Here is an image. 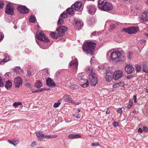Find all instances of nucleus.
<instances>
[{
  "label": "nucleus",
  "instance_id": "f257e3e1",
  "mask_svg": "<svg viewBox=\"0 0 148 148\" xmlns=\"http://www.w3.org/2000/svg\"><path fill=\"white\" fill-rule=\"evenodd\" d=\"M124 54V51H121L118 50L111 52L110 54V58L112 61L115 63L122 62L125 60Z\"/></svg>",
  "mask_w": 148,
  "mask_h": 148
},
{
  "label": "nucleus",
  "instance_id": "f03ea898",
  "mask_svg": "<svg viewBox=\"0 0 148 148\" xmlns=\"http://www.w3.org/2000/svg\"><path fill=\"white\" fill-rule=\"evenodd\" d=\"M36 38L39 42L37 41V43L40 47L43 49H46L48 48V46L45 43L49 41V40L46 36L45 35L41 32H37Z\"/></svg>",
  "mask_w": 148,
  "mask_h": 148
},
{
  "label": "nucleus",
  "instance_id": "7ed1b4c3",
  "mask_svg": "<svg viewBox=\"0 0 148 148\" xmlns=\"http://www.w3.org/2000/svg\"><path fill=\"white\" fill-rule=\"evenodd\" d=\"M96 46V44L94 42L90 41L86 42L83 45V50L87 54L89 53L92 56Z\"/></svg>",
  "mask_w": 148,
  "mask_h": 148
},
{
  "label": "nucleus",
  "instance_id": "20e7f679",
  "mask_svg": "<svg viewBox=\"0 0 148 148\" xmlns=\"http://www.w3.org/2000/svg\"><path fill=\"white\" fill-rule=\"evenodd\" d=\"M98 5L99 9L105 11H110L113 8L112 5L106 0H99Z\"/></svg>",
  "mask_w": 148,
  "mask_h": 148
},
{
  "label": "nucleus",
  "instance_id": "39448f33",
  "mask_svg": "<svg viewBox=\"0 0 148 148\" xmlns=\"http://www.w3.org/2000/svg\"><path fill=\"white\" fill-rule=\"evenodd\" d=\"M14 8L12 4L8 3L6 5L5 12L7 14L10 15L14 14Z\"/></svg>",
  "mask_w": 148,
  "mask_h": 148
},
{
  "label": "nucleus",
  "instance_id": "423d86ee",
  "mask_svg": "<svg viewBox=\"0 0 148 148\" xmlns=\"http://www.w3.org/2000/svg\"><path fill=\"white\" fill-rule=\"evenodd\" d=\"M89 79L91 85L95 86L97 83V78L95 73L90 74Z\"/></svg>",
  "mask_w": 148,
  "mask_h": 148
},
{
  "label": "nucleus",
  "instance_id": "0eeeda50",
  "mask_svg": "<svg viewBox=\"0 0 148 148\" xmlns=\"http://www.w3.org/2000/svg\"><path fill=\"white\" fill-rule=\"evenodd\" d=\"M123 75L124 74L122 70H117L114 72L113 77L114 79L117 80L121 78Z\"/></svg>",
  "mask_w": 148,
  "mask_h": 148
},
{
  "label": "nucleus",
  "instance_id": "6e6552de",
  "mask_svg": "<svg viewBox=\"0 0 148 148\" xmlns=\"http://www.w3.org/2000/svg\"><path fill=\"white\" fill-rule=\"evenodd\" d=\"M138 30V28L133 27L123 29V31L130 34L135 33Z\"/></svg>",
  "mask_w": 148,
  "mask_h": 148
},
{
  "label": "nucleus",
  "instance_id": "1a4fd4ad",
  "mask_svg": "<svg viewBox=\"0 0 148 148\" xmlns=\"http://www.w3.org/2000/svg\"><path fill=\"white\" fill-rule=\"evenodd\" d=\"M62 100H63L64 102L71 103L73 104H74L75 103L74 101L69 95H64L62 99H60V101Z\"/></svg>",
  "mask_w": 148,
  "mask_h": 148
},
{
  "label": "nucleus",
  "instance_id": "9d476101",
  "mask_svg": "<svg viewBox=\"0 0 148 148\" xmlns=\"http://www.w3.org/2000/svg\"><path fill=\"white\" fill-rule=\"evenodd\" d=\"M67 30V28L64 26L60 25L57 29L58 34L60 36H62L64 34L65 32Z\"/></svg>",
  "mask_w": 148,
  "mask_h": 148
},
{
  "label": "nucleus",
  "instance_id": "9b49d317",
  "mask_svg": "<svg viewBox=\"0 0 148 148\" xmlns=\"http://www.w3.org/2000/svg\"><path fill=\"white\" fill-rule=\"evenodd\" d=\"M88 12L91 14H94L96 12V7L94 5H89L87 6Z\"/></svg>",
  "mask_w": 148,
  "mask_h": 148
},
{
  "label": "nucleus",
  "instance_id": "f8f14e48",
  "mask_svg": "<svg viewBox=\"0 0 148 148\" xmlns=\"http://www.w3.org/2000/svg\"><path fill=\"white\" fill-rule=\"evenodd\" d=\"M22 80L20 77H16L14 81L15 87L18 88L22 84Z\"/></svg>",
  "mask_w": 148,
  "mask_h": 148
},
{
  "label": "nucleus",
  "instance_id": "ddd939ff",
  "mask_svg": "<svg viewBox=\"0 0 148 148\" xmlns=\"http://www.w3.org/2000/svg\"><path fill=\"white\" fill-rule=\"evenodd\" d=\"M78 65V61L76 58H74L69 64V66L71 68L77 69Z\"/></svg>",
  "mask_w": 148,
  "mask_h": 148
},
{
  "label": "nucleus",
  "instance_id": "4468645a",
  "mask_svg": "<svg viewBox=\"0 0 148 148\" xmlns=\"http://www.w3.org/2000/svg\"><path fill=\"white\" fill-rule=\"evenodd\" d=\"M125 71L128 74H131L134 71V68L130 64H127L125 67Z\"/></svg>",
  "mask_w": 148,
  "mask_h": 148
},
{
  "label": "nucleus",
  "instance_id": "2eb2a0df",
  "mask_svg": "<svg viewBox=\"0 0 148 148\" xmlns=\"http://www.w3.org/2000/svg\"><path fill=\"white\" fill-rule=\"evenodd\" d=\"M17 9L21 13L27 14L28 12V9L25 6H19Z\"/></svg>",
  "mask_w": 148,
  "mask_h": 148
},
{
  "label": "nucleus",
  "instance_id": "dca6fc26",
  "mask_svg": "<svg viewBox=\"0 0 148 148\" xmlns=\"http://www.w3.org/2000/svg\"><path fill=\"white\" fill-rule=\"evenodd\" d=\"M36 133L38 140L40 141H42L43 138H45V135L42 133V132L37 131Z\"/></svg>",
  "mask_w": 148,
  "mask_h": 148
},
{
  "label": "nucleus",
  "instance_id": "f3484780",
  "mask_svg": "<svg viewBox=\"0 0 148 148\" xmlns=\"http://www.w3.org/2000/svg\"><path fill=\"white\" fill-rule=\"evenodd\" d=\"M75 26L78 29H80L83 27V23L79 20H75Z\"/></svg>",
  "mask_w": 148,
  "mask_h": 148
},
{
  "label": "nucleus",
  "instance_id": "a211bd4d",
  "mask_svg": "<svg viewBox=\"0 0 148 148\" xmlns=\"http://www.w3.org/2000/svg\"><path fill=\"white\" fill-rule=\"evenodd\" d=\"M82 5V3L80 2H77L72 5V8L75 10H77L80 9Z\"/></svg>",
  "mask_w": 148,
  "mask_h": 148
},
{
  "label": "nucleus",
  "instance_id": "6ab92c4d",
  "mask_svg": "<svg viewBox=\"0 0 148 148\" xmlns=\"http://www.w3.org/2000/svg\"><path fill=\"white\" fill-rule=\"evenodd\" d=\"M47 85L49 87H54L56 86V84L50 78L46 80Z\"/></svg>",
  "mask_w": 148,
  "mask_h": 148
},
{
  "label": "nucleus",
  "instance_id": "aec40b11",
  "mask_svg": "<svg viewBox=\"0 0 148 148\" xmlns=\"http://www.w3.org/2000/svg\"><path fill=\"white\" fill-rule=\"evenodd\" d=\"M141 19L145 21H148V11H145L140 16Z\"/></svg>",
  "mask_w": 148,
  "mask_h": 148
},
{
  "label": "nucleus",
  "instance_id": "412c9836",
  "mask_svg": "<svg viewBox=\"0 0 148 148\" xmlns=\"http://www.w3.org/2000/svg\"><path fill=\"white\" fill-rule=\"evenodd\" d=\"M112 74L110 71H108L106 74V79L107 81L110 82L112 79Z\"/></svg>",
  "mask_w": 148,
  "mask_h": 148
},
{
  "label": "nucleus",
  "instance_id": "4be33fe9",
  "mask_svg": "<svg viewBox=\"0 0 148 148\" xmlns=\"http://www.w3.org/2000/svg\"><path fill=\"white\" fill-rule=\"evenodd\" d=\"M5 58L3 59H0V64H3L5 62H6L10 60L9 56L8 54H5L4 55Z\"/></svg>",
  "mask_w": 148,
  "mask_h": 148
},
{
  "label": "nucleus",
  "instance_id": "5701e85b",
  "mask_svg": "<svg viewBox=\"0 0 148 148\" xmlns=\"http://www.w3.org/2000/svg\"><path fill=\"white\" fill-rule=\"evenodd\" d=\"M8 142L9 143L13 145L14 146H15L19 142L18 140L15 139H11L10 140H8Z\"/></svg>",
  "mask_w": 148,
  "mask_h": 148
},
{
  "label": "nucleus",
  "instance_id": "b1692460",
  "mask_svg": "<svg viewBox=\"0 0 148 148\" xmlns=\"http://www.w3.org/2000/svg\"><path fill=\"white\" fill-rule=\"evenodd\" d=\"M87 23L90 26L93 25L95 23V20L93 18H89L88 19Z\"/></svg>",
  "mask_w": 148,
  "mask_h": 148
},
{
  "label": "nucleus",
  "instance_id": "393cba45",
  "mask_svg": "<svg viewBox=\"0 0 148 148\" xmlns=\"http://www.w3.org/2000/svg\"><path fill=\"white\" fill-rule=\"evenodd\" d=\"M42 85L41 82L40 80H37L36 82L35 83V86L37 88H40Z\"/></svg>",
  "mask_w": 148,
  "mask_h": 148
},
{
  "label": "nucleus",
  "instance_id": "a878e982",
  "mask_svg": "<svg viewBox=\"0 0 148 148\" xmlns=\"http://www.w3.org/2000/svg\"><path fill=\"white\" fill-rule=\"evenodd\" d=\"M74 8H72V6L71 8H69L66 10L67 12L69 15H73L74 13Z\"/></svg>",
  "mask_w": 148,
  "mask_h": 148
},
{
  "label": "nucleus",
  "instance_id": "bb28decb",
  "mask_svg": "<svg viewBox=\"0 0 148 148\" xmlns=\"http://www.w3.org/2000/svg\"><path fill=\"white\" fill-rule=\"evenodd\" d=\"M12 86V82L8 80L6 82L5 86L6 88L8 89L9 88H10Z\"/></svg>",
  "mask_w": 148,
  "mask_h": 148
},
{
  "label": "nucleus",
  "instance_id": "cd10ccee",
  "mask_svg": "<svg viewBox=\"0 0 148 148\" xmlns=\"http://www.w3.org/2000/svg\"><path fill=\"white\" fill-rule=\"evenodd\" d=\"M45 138H53L57 137L58 135L56 134H54L53 135H45Z\"/></svg>",
  "mask_w": 148,
  "mask_h": 148
},
{
  "label": "nucleus",
  "instance_id": "c85d7f7f",
  "mask_svg": "<svg viewBox=\"0 0 148 148\" xmlns=\"http://www.w3.org/2000/svg\"><path fill=\"white\" fill-rule=\"evenodd\" d=\"M14 71L15 73H16L17 74L18 73H19L20 72H22L23 71V70H22L21 68L19 66H17L14 70Z\"/></svg>",
  "mask_w": 148,
  "mask_h": 148
},
{
  "label": "nucleus",
  "instance_id": "c756f323",
  "mask_svg": "<svg viewBox=\"0 0 148 148\" xmlns=\"http://www.w3.org/2000/svg\"><path fill=\"white\" fill-rule=\"evenodd\" d=\"M51 36L54 39H56L59 36L58 34L56 35V33L54 32H52L50 34Z\"/></svg>",
  "mask_w": 148,
  "mask_h": 148
},
{
  "label": "nucleus",
  "instance_id": "7c9ffc66",
  "mask_svg": "<svg viewBox=\"0 0 148 148\" xmlns=\"http://www.w3.org/2000/svg\"><path fill=\"white\" fill-rule=\"evenodd\" d=\"M108 64L106 63L104 64L103 65L101 66H98V68L99 69H106L107 70V68H108Z\"/></svg>",
  "mask_w": 148,
  "mask_h": 148
},
{
  "label": "nucleus",
  "instance_id": "2f4dec72",
  "mask_svg": "<svg viewBox=\"0 0 148 148\" xmlns=\"http://www.w3.org/2000/svg\"><path fill=\"white\" fill-rule=\"evenodd\" d=\"M124 85L123 83H122L121 82H120L116 83H115L113 86V87L114 88H116L117 87L120 86H122Z\"/></svg>",
  "mask_w": 148,
  "mask_h": 148
},
{
  "label": "nucleus",
  "instance_id": "473e14b6",
  "mask_svg": "<svg viewBox=\"0 0 148 148\" xmlns=\"http://www.w3.org/2000/svg\"><path fill=\"white\" fill-rule=\"evenodd\" d=\"M69 138H74L80 137V136L78 134H70L68 136Z\"/></svg>",
  "mask_w": 148,
  "mask_h": 148
},
{
  "label": "nucleus",
  "instance_id": "72a5a7b5",
  "mask_svg": "<svg viewBox=\"0 0 148 148\" xmlns=\"http://www.w3.org/2000/svg\"><path fill=\"white\" fill-rule=\"evenodd\" d=\"M143 71L144 72L148 73V65L146 64H144L143 66Z\"/></svg>",
  "mask_w": 148,
  "mask_h": 148
},
{
  "label": "nucleus",
  "instance_id": "f704fd0d",
  "mask_svg": "<svg viewBox=\"0 0 148 148\" xmlns=\"http://www.w3.org/2000/svg\"><path fill=\"white\" fill-rule=\"evenodd\" d=\"M119 25V24L116 23L115 24H112L110 25L109 29L110 30H113L117 26V25Z\"/></svg>",
  "mask_w": 148,
  "mask_h": 148
},
{
  "label": "nucleus",
  "instance_id": "c9c22d12",
  "mask_svg": "<svg viewBox=\"0 0 148 148\" xmlns=\"http://www.w3.org/2000/svg\"><path fill=\"white\" fill-rule=\"evenodd\" d=\"M36 73V71H31L30 70H28L27 71V73L29 77H31L34 75Z\"/></svg>",
  "mask_w": 148,
  "mask_h": 148
},
{
  "label": "nucleus",
  "instance_id": "e433bc0d",
  "mask_svg": "<svg viewBox=\"0 0 148 148\" xmlns=\"http://www.w3.org/2000/svg\"><path fill=\"white\" fill-rule=\"evenodd\" d=\"M29 21L30 22L34 23L35 22V17L32 15L29 18Z\"/></svg>",
  "mask_w": 148,
  "mask_h": 148
},
{
  "label": "nucleus",
  "instance_id": "4c0bfd02",
  "mask_svg": "<svg viewBox=\"0 0 148 148\" xmlns=\"http://www.w3.org/2000/svg\"><path fill=\"white\" fill-rule=\"evenodd\" d=\"M127 57L128 59L130 60L131 59V56L132 55V53L131 52H129L127 53Z\"/></svg>",
  "mask_w": 148,
  "mask_h": 148
},
{
  "label": "nucleus",
  "instance_id": "58836bf2",
  "mask_svg": "<svg viewBox=\"0 0 148 148\" xmlns=\"http://www.w3.org/2000/svg\"><path fill=\"white\" fill-rule=\"evenodd\" d=\"M43 73L45 76H47L49 74V71L47 69H45L43 71Z\"/></svg>",
  "mask_w": 148,
  "mask_h": 148
},
{
  "label": "nucleus",
  "instance_id": "ea45409f",
  "mask_svg": "<svg viewBox=\"0 0 148 148\" xmlns=\"http://www.w3.org/2000/svg\"><path fill=\"white\" fill-rule=\"evenodd\" d=\"M60 101H60V99L57 103H55L53 105V107L55 108H57L58 107L61 103L60 102Z\"/></svg>",
  "mask_w": 148,
  "mask_h": 148
},
{
  "label": "nucleus",
  "instance_id": "a19ab883",
  "mask_svg": "<svg viewBox=\"0 0 148 148\" xmlns=\"http://www.w3.org/2000/svg\"><path fill=\"white\" fill-rule=\"evenodd\" d=\"M70 88L71 89L74 90V89H77L78 88V86H77L76 84H74L71 85L70 87Z\"/></svg>",
  "mask_w": 148,
  "mask_h": 148
},
{
  "label": "nucleus",
  "instance_id": "79ce46f5",
  "mask_svg": "<svg viewBox=\"0 0 148 148\" xmlns=\"http://www.w3.org/2000/svg\"><path fill=\"white\" fill-rule=\"evenodd\" d=\"M89 84L88 82V80H87L85 83L83 84H81V85L82 86L86 88L88 86V85Z\"/></svg>",
  "mask_w": 148,
  "mask_h": 148
},
{
  "label": "nucleus",
  "instance_id": "37998d69",
  "mask_svg": "<svg viewBox=\"0 0 148 148\" xmlns=\"http://www.w3.org/2000/svg\"><path fill=\"white\" fill-rule=\"evenodd\" d=\"M136 69L137 72H139L141 70V67L138 65H136Z\"/></svg>",
  "mask_w": 148,
  "mask_h": 148
},
{
  "label": "nucleus",
  "instance_id": "c03bdc74",
  "mask_svg": "<svg viewBox=\"0 0 148 148\" xmlns=\"http://www.w3.org/2000/svg\"><path fill=\"white\" fill-rule=\"evenodd\" d=\"M64 23V20L62 18H59L58 21V24H63Z\"/></svg>",
  "mask_w": 148,
  "mask_h": 148
},
{
  "label": "nucleus",
  "instance_id": "a18cd8bd",
  "mask_svg": "<svg viewBox=\"0 0 148 148\" xmlns=\"http://www.w3.org/2000/svg\"><path fill=\"white\" fill-rule=\"evenodd\" d=\"M22 103L21 102H15L14 103H13V105L15 106V107H16L18 106L19 105H22Z\"/></svg>",
  "mask_w": 148,
  "mask_h": 148
},
{
  "label": "nucleus",
  "instance_id": "49530a36",
  "mask_svg": "<svg viewBox=\"0 0 148 148\" xmlns=\"http://www.w3.org/2000/svg\"><path fill=\"white\" fill-rule=\"evenodd\" d=\"M45 90L44 89L41 88L39 90H32V92L33 93L37 92H41Z\"/></svg>",
  "mask_w": 148,
  "mask_h": 148
},
{
  "label": "nucleus",
  "instance_id": "de8ad7c7",
  "mask_svg": "<svg viewBox=\"0 0 148 148\" xmlns=\"http://www.w3.org/2000/svg\"><path fill=\"white\" fill-rule=\"evenodd\" d=\"M60 16L63 18H66L67 17V15L66 13H63L61 14Z\"/></svg>",
  "mask_w": 148,
  "mask_h": 148
},
{
  "label": "nucleus",
  "instance_id": "09e8293b",
  "mask_svg": "<svg viewBox=\"0 0 148 148\" xmlns=\"http://www.w3.org/2000/svg\"><path fill=\"white\" fill-rule=\"evenodd\" d=\"M4 38V35L1 32H0V42H1Z\"/></svg>",
  "mask_w": 148,
  "mask_h": 148
},
{
  "label": "nucleus",
  "instance_id": "8fccbe9b",
  "mask_svg": "<svg viewBox=\"0 0 148 148\" xmlns=\"http://www.w3.org/2000/svg\"><path fill=\"white\" fill-rule=\"evenodd\" d=\"M87 71L88 72H90V74H91L92 73H94L93 72V70L92 69L90 68H89L87 70Z\"/></svg>",
  "mask_w": 148,
  "mask_h": 148
},
{
  "label": "nucleus",
  "instance_id": "3c124183",
  "mask_svg": "<svg viewBox=\"0 0 148 148\" xmlns=\"http://www.w3.org/2000/svg\"><path fill=\"white\" fill-rule=\"evenodd\" d=\"M25 85L26 86L28 87L29 88H32V86L29 83H26Z\"/></svg>",
  "mask_w": 148,
  "mask_h": 148
},
{
  "label": "nucleus",
  "instance_id": "603ef678",
  "mask_svg": "<svg viewBox=\"0 0 148 148\" xmlns=\"http://www.w3.org/2000/svg\"><path fill=\"white\" fill-rule=\"evenodd\" d=\"M113 125L115 127L118 126V123L116 121H114L113 123Z\"/></svg>",
  "mask_w": 148,
  "mask_h": 148
},
{
  "label": "nucleus",
  "instance_id": "864d4df0",
  "mask_svg": "<svg viewBox=\"0 0 148 148\" xmlns=\"http://www.w3.org/2000/svg\"><path fill=\"white\" fill-rule=\"evenodd\" d=\"M133 98L134 100V103H136L137 102L136 96L135 95H134Z\"/></svg>",
  "mask_w": 148,
  "mask_h": 148
},
{
  "label": "nucleus",
  "instance_id": "5fc2aeb1",
  "mask_svg": "<svg viewBox=\"0 0 148 148\" xmlns=\"http://www.w3.org/2000/svg\"><path fill=\"white\" fill-rule=\"evenodd\" d=\"M117 112L121 114L122 112V110L121 108H119L117 110Z\"/></svg>",
  "mask_w": 148,
  "mask_h": 148
},
{
  "label": "nucleus",
  "instance_id": "6e6d98bb",
  "mask_svg": "<svg viewBox=\"0 0 148 148\" xmlns=\"http://www.w3.org/2000/svg\"><path fill=\"white\" fill-rule=\"evenodd\" d=\"M129 104L131 106H132L133 104V101L132 100H130L129 102Z\"/></svg>",
  "mask_w": 148,
  "mask_h": 148
},
{
  "label": "nucleus",
  "instance_id": "4d7b16f0",
  "mask_svg": "<svg viewBox=\"0 0 148 148\" xmlns=\"http://www.w3.org/2000/svg\"><path fill=\"white\" fill-rule=\"evenodd\" d=\"M143 131L145 132H147L148 130V128L147 127L145 126L143 127Z\"/></svg>",
  "mask_w": 148,
  "mask_h": 148
},
{
  "label": "nucleus",
  "instance_id": "13d9d810",
  "mask_svg": "<svg viewBox=\"0 0 148 148\" xmlns=\"http://www.w3.org/2000/svg\"><path fill=\"white\" fill-rule=\"evenodd\" d=\"M3 85V81L1 79H0V86H2Z\"/></svg>",
  "mask_w": 148,
  "mask_h": 148
},
{
  "label": "nucleus",
  "instance_id": "bf43d9fd",
  "mask_svg": "<svg viewBox=\"0 0 148 148\" xmlns=\"http://www.w3.org/2000/svg\"><path fill=\"white\" fill-rule=\"evenodd\" d=\"M133 77V76L132 75H129L128 76H127L126 77V78L127 79H131Z\"/></svg>",
  "mask_w": 148,
  "mask_h": 148
},
{
  "label": "nucleus",
  "instance_id": "052dcab7",
  "mask_svg": "<svg viewBox=\"0 0 148 148\" xmlns=\"http://www.w3.org/2000/svg\"><path fill=\"white\" fill-rule=\"evenodd\" d=\"M11 74V73L10 72H7L5 73V75L6 76H9Z\"/></svg>",
  "mask_w": 148,
  "mask_h": 148
},
{
  "label": "nucleus",
  "instance_id": "680f3d73",
  "mask_svg": "<svg viewBox=\"0 0 148 148\" xmlns=\"http://www.w3.org/2000/svg\"><path fill=\"white\" fill-rule=\"evenodd\" d=\"M138 131L139 133H142L143 132V130L140 128H139L138 129Z\"/></svg>",
  "mask_w": 148,
  "mask_h": 148
},
{
  "label": "nucleus",
  "instance_id": "e2e57ef3",
  "mask_svg": "<svg viewBox=\"0 0 148 148\" xmlns=\"http://www.w3.org/2000/svg\"><path fill=\"white\" fill-rule=\"evenodd\" d=\"M92 145L93 146H97L98 145V144H96L95 143H92Z\"/></svg>",
  "mask_w": 148,
  "mask_h": 148
},
{
  "label": "nucleus",
  "instance_id": "0e129e2a",
  "mask_svg": "<svg viewBox=\"0 0 148 148\" xmlns=\"http://www.w3.org/2000/svg\"><path fill=\"white\" fill-rule=\"evenodd\" d=\"M81 117V116L79 114H77L76 116V118L77 119H79Z\"/></svg>",
  "mask_w": 148,
  "mask_h": 148
},
{
  "label": "nucleus",
  "instance_id": "69168bd1",
  "mask_svg": "<svg viewBox=\"0 0 148 148\" xmlns=\"http://www.w3.org/2000/svg\"><path fill=\"white\" fill-rule=\"evenodd\" d=\"M110 113V110L108 109L106 112V114H109Z\"/></svg>",
  "mask_w": 148,
  "mask_h": 148
},
{
  "label": "nucleus",
  "instance_id": "338daca9",
  "mask_svg": "<svg viewBox=\"0 0 148 148\" xmlns=\"http://www.w3.org/2000/svg\"><path fill=\"white\" fill-rule=\"evenodd\" d=\"M132 107V106L130 105L129 104H128L127 106V107L129 108V109H130V108L131 107Z\"/></svg>",
  "mask_w": 148,
  "mask_h": 148
},
{
  "label": "nucleus",
  "instance_id": "774afa93",
  "mask_svg": "<svg viewBox=\"0 0 148 148\" xmlns=\"http://www.w3.org/2000/svg\"><path fill=\"white\" fill-rule=\"evenodd\" d=\"M79 103L78 102H75L74 104H75V105H78Z\"/></svg>",
  "mask_w": 148,
  "mask_h": 148
}]
</instances>
